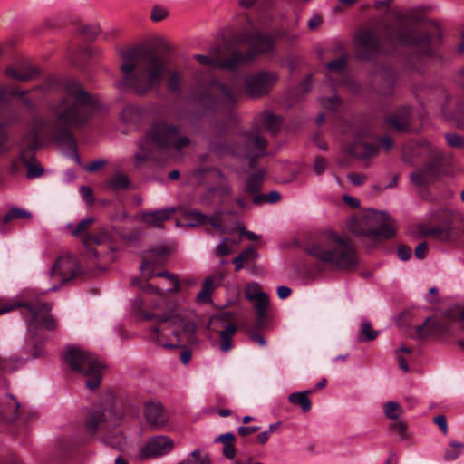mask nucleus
Returning <instances> with one entry per match:
<instances>
[{"instance_id":"nucleus-1","label":"nucleus","mask_w":464,"mask_h":464,"mask_svg":"<svg viewBox=\"0 0 464 464\" xmlns=\"http://www.w3.org/2000/svg\"><path fill=\"white\" fill-rule=\"evenodd\" d=\"M60 89L63 97L58 104L51 107L54 120L33 119L28 132L21 140L19 154L12 163L13 172L19 171L24 165L28 168V179L42 176L44 170L35 160L34 151L50 140L72 145L71 128L83 125L101 108L100 101L85 92L74 79L63 81Z\"/></svg>"},{"instance_id":"nucleus-2","label":"nucleus","mask_w":464,"mask_h":464,"mask_svg":"<svg viewBox=\"0 0 464 464\" xmlns=\"http://www.w3.org/2000/svg\"><path fill=\"white\" fill-rule=\"evenodd\" d=\"M121 57L120 87L129 88L139 95L160 87L167 71V62L162 56L143 47H133L124 51Z\"/></svg>"},{"instance_id":"nucleus-3","label":"nucleus","mask_w":464,"mask_h":464,"mask_svg":"<svg viewBox=\"0 0 464 464\" xmlns=\"http://www.w3.org/2000/svg\"><path fill=\"white\" fill-rule=\"evenodd\" d=\"M145 320H151L156 315L140 312ZM159 325L151 328L152 340L163 348L172 349L188 341L194 332L195 324L187 311L164 313L157 315Z\"/></svg>"},{"instance_id":"nucleus-4","label":"nucleus","mask_w":464,"mask_h":464,"mask_svg":"<svg viewBox=\"0 0 464 464\" xmlns=\"http://www.w3.org/2000/svg\"><path fill=\"white\" fill-rule=\"evenodd\" d=\"M190 143L188 137L180 134V129L162 120L151 124L146 135L138 141L137 161L143 162L153 156L155 150L180 151Z\"/></svg>"},{"instance_id":"nucleus-5","label":"nucleus","mask_w":464,"mask_h":464,"mask_svg":"<svg viewBox=\"0 0 464 464\" xmlns=\"http://www.w3.org/2000/svg\"><path fill=\"white\" fill-rule=\"evenodd\" d=\"M305 250L310 256L335 268L349 270L358 264L352 244L334 232L309 243Z\"/></svg>"},{"instance_id":"nucleus-6","label":"nucleus","mask_w":464,"mask_h":464,"mask_svg":"<svg viewBox=\"0 0 464 464\" xmlns=\"http://www.w3.org/2000/svg\"><path fill=\"white\" fill-rule=\"evenodd\" d=\"M22 308V315L27 323L28 332L33 335L37 334L39 328L53 331L57 327L56 320L50 314L52 304L39 300H33L24 304L9 301L0 303V314L8 313L15 308ZM13 362L10 360L0 357V372H12Z\"/></svg>"},{"instance_id":"nucleus-7","label":"nucleus","mask_w":464,"mask_h":464,"mask_svg":"<svg viewBox=\"0 0 464 464\" xmlns=\"http://www.w3.org/2000/svg\"><path fill=\"white\" fill-rule=\"evenodd\" d=\"M65 360L72 371L87 378L85 384L90 390L100 385L103 364L96 355L80 348H68Z\"/></svg>"},{"instance_id":"nucleus-8","label":"nucleus","mask_w":464,"mask_h":464,"mask_svg":"<svg viewBox=\"0 0 464 464\" xmlns=\"http://www.w3.org/2000/svg\"><path fill=\"white\" fill-rule=\"evenodd\" d=\"M169 256V251L166 246H157L148 252L147 256L142 262L140 269L141 274L145 278L149 279L154 276H162L167 278L172 285V287L167 288L166 292L176 293L180 291V282L176 275L166 271L158 274L153 272V266L163 265L167 261Z\"/></svg>"},{"instance_id":"nucleus-9","label":"nucleus","mask_w":464,"mask_h":464,"mask_svg":"<svg viewBox=\"0 0 464 464\" xmlns=\"http://www.w3.org/2000/svg\"><path fill=\"white\" fill-rule=\"evenodd\" d=\"M366 130H355L353 140L348 146V152L360 160H367L377 156L379 148L389 150L393 147V140L389 136L382 137L379 141V146L365 141Z\"/></svg>"},{"instance_id":"nucleus-10","label":"nucleus","mask_w":464,"mask_h":464,"mask_svg":"<svg viewBox=\"0 0 464 464\" xmlns=\"http://www.w3.org/2000/svg\"><path fill=\"white\" fill-rule=\"evenodd\" d=\"M250 43L247 53L234 52L223 66L229 70L237 69L249 63L258 53H267L273 50V41L270 37L256 34L246 39Z\"/></svg>"},{"instance_id":"nucleus-11","label":"nucleus","mask_w":464,"mask_h":464,"mask_svg":"<svg viewBox=\"0 0 464 464\" xmlns=\"http://www.w3.org/2000/svg\"><path fill=\"white\" fill-rule=\"evenodd\" d=\"M240 140L243 143L242 146L228 148L232 154L242 156L247 159L250 163L266 154L267 142L258 130L244 133L240 137Z\"/></svg>"},{"instance_id":"nucleus-12","label":"nucleus","mask_w":464,"mask_h":464,"mask_svg":"<svg viewBox=\"0 0 464 464\" xmlns=\"http://www.w3.org/2000/svg\"><path fill=\"white\" fill-rule=\"evenodd\" d=\"M276 72L257 71L245 78V92L251 98H259L270 92L277 82Z\"/></svg>"},{"instance_id":"nucleus-13","label":"nucleus","mask_w":464,"mask_h":464,"mask_svg":"<svg viewBox=\"0 0 464 464\" xmlns=\"http://www.w3.org/2000/svg\"><path fill=\"white\" fill-rule=\"evenodd\" d=\"M119 423V417L110 407L95 411L88 416L85 420V429L92 436L98 432L107 431Z\"/></svg>"},{"instance_id":"nucleus-14","label":"nucleus","mask_w":464,"mask_h":464,"mask_svg":"<svg viewBox=\"0 0 464 464\" xmlns=\"http://www.w3.org/2000/svg\"><path fill=\"white\" fill-rule=\"evenodd\" d=\"M79 273L80 267L76 258L72 256H62L53 265L50 276H57L61 283H65L74 278Z\"/></svg>"},{"instance_id":"nucleus-15","label":"nucleus","mask_w":464,"mask_h":464,"mask_svg":"<svg viewBox=\"0 0 464 464\" xmlns=\"http://www.w3.org/2000/svg\"><path fill=\"white\" fill-rule=\"evenodd\" d=\"M173 449V441L167 436L152 437L138 454L140 460H146L160 457L170 452Z\"/></svg>"},{"instance_id":"nucleus-16","label":"nucleus","mask_w":464,"mask_h":464,"mask_svg":"<svg viewBox=\"0 0 464 464\" xmlns=\"http://www.w3.org/2000/svg\"><path fill=\"white\" fill-rule=\"evenodd\" d=\"M357 54L362 59H371L380 49L378 39L374 33L368 29L360 30L355 35Z\"/></svg>"},{"instance_id":"nucleus-17","label":"nucleus","mask_w":464,"mask_h":464,"mask_svg":"<svg viewBox=\"0 0 464 464\" xmlns=\"http://www.w3.org/2000/svg\"><path fill=\"white\" fill-rule=\"evenodd\" d=\"M450 324L439 319L437 315L427 317L422 324L416 327V334L420 338L442 337L450 334Z\"/></svg>"},{"instance_id":"nucleus-18","label":"nucleus","mask_w":464,"mask_h":464,"mask_svg":"<svg viewBox=\"0 0 464 464\" xmlns=\"http://www.w3.org/2000/svg\"><path fill=\"white\" fill-rule=\"evenodd\" d=\"M246 298L253 303L255 310L257 314L256 322L262 324L266 317V313L269 305L268 295L261 290L258 283H252L246 287Z\"/></svg>"},{"instance_id":"nucleus-19","label":"nucleus","mask_w":464,"mask_h":464,"mask_svg":"<svg viewBox=\"0 0 464 464\" xmlns=\"http://www.w3.org/2000/svg\"><path fill=\"white\" fill-rule=\"evenodd\" d=\"M367 218L369 225H371L369 231L373 237L390 238L394 236L393 220L388 214L374 212Z\"/></svg>"},{"instance_id":"nucleus-20","label":"nucleus","mask_w":464,"mask_h":464,"mask_svg":"<svg viewBox=\"0 0 464 464\" xmlns=\"http://www.w3.org/2000/svg\"><path fill=\"white\" fill-rule=\"evenodd\" d=\"M434 153V147L427 140L409 141L402 148L403 160L408 163H411L417 158L426 160L433 156Z\"/></svg>"},{"instance_id":"nucleus-21","label":"nucleus","mask_w":464,"mask_h":464,"mask_svg":"<svg viewBox=\"0 0 464 464\" xmlns=\"http://www.w3.org/2000/svg\"><path fill=\"white\" fill-rule=\"evenodd\" d=\"M439 174V167L435 163H429L412 172L410 179L417 187H427L438 179Z\"/></svg>"},{"instance_id":"nucleus-22","label":"nucleus","mask_w":464,"mask_h":464,"mask_svg":"<svg viewBox=\"0 0 464 464\" xmlns=\"http://www.w3.org/2000/svg\"><path fill=\"white\" fill-rule=\"evenodd\" d=\"M176 211L177 208L169 207L152 211H141L139 217L140 219L148 226L160 228L162 227V224L169 220Z\"/></svg>"},{"instance_id":"nucleus-23","label":"nucleus","mask_w":464,"mask_h":464,"mask_svg":"<svg viewBox=\"0 0 464 464\" xmlns=\"http://www.w3.org/2000/svg\"><path fill=\"white\" fill-rule=\"evenodd\" d=\"M217 95L225 103L232 105L237 102V92L229 86L225 85L218 80L212 81L209 86V92L202 96V101L208 99L209 95Z\"/></svg>"},{"instance_id":"nucleus-24","label":"nucleus","mask_w":464,"mask_h":464,"mask_svg":"<svg viewBox=\"0 0 464 464\" xmlns=\"http://www.w3.org/2000/svg\"><path fill=\"white\" fill-rule=\"evenodd\" d=\"M144 414L147 422L155 429L163 427L168 421V414L160 402L145 404Z\"/></svg>"},{"instance_id":"nucleus-25","label":"nucleus","mask_w":464,"mask_h":464,"mask_svg":"<svg viewBox=\"0 0 464 464\" xmlns=\"http://www.w3.org/2000/svg\"><path fill=\"white\" fill-rule=\"evenodd\" d=\"M223 272H217L216 274L208 276L202 285L201 291L197 295V300L199 303H207L210 300V295L216 287L221 285L224 279Z\"/></svg>"},{"instance_id":"nucleus-26","label":"nucleus","mask_w":464,"mask_h":464,"mask_svg":"<svg viewBox=\"0 0 464 464\" xmlns=\"http://www.w3.org/2000/svg\"><path fill=\"white\" fill-rule=\"evenodd\" d=\"M411 111L409 107H401L386 118L389 126L399 131H408Z\"/></svg>"},{"instance_id":"nucleus-27","label":"nucleus","mask_w":464,"mask_h":464,"mask_svg":"<svg viewBox=\"0 0 464 464\" xmlns=\"http://www.w3.org/2000/svg\"><path fill=\"white\" fill-rule=\"evenodd\" d=\"M20 404L11 394H6L3 403L0 405V418L7 422L14 421L18 416Z\"/></svg>"},{"instance_id":"nucleus-28","label":"nucleus","mask_w":464,"mask_h":464,"mask_svg":"<svg viewBox=\"0 0 464 464\" xmlns=\"http://www.w3.org/2000/svg\"><path fill=\"white\" fill-rule=\"evenodd\" d=\"M6 74L14 80L27 82L34 79L39 72L36 68L23 64L7 68Z\"/></svg>"},{"instance_id":"nucleus-29","label":"nucleus","mask_w":464,"mask_h":464,"mask_svg":"<svg viewBox=\"0 0 464 464\" xmlns=\"http://www.w3.org/2000/svg\"><path fill=\"white\" fill-rule=\"evenodd\" d=\"M84 246L90 248V251L96 256L100 257L103 256L102 250L100 249L102 246H107L111 248L109 242V237L107 234H102L100 236H85L82 238Z\"/></svg>"},{"instance_id":"nucleus-30","label":"nucleus","mask_w":464,"mask_h":464,"mask_svg":"<svg viewBox=\"0 0 464 464\" xmlns=\"http://www.w3.org/2000/svg\"><path fill=\"white\" fill-rule=\"evenodd\" d=\"M258 124L272 134L276 133L281 125V118L270 111H264L257 118Z\"/></svg>"},{"instance_id":"nucleus-31","label":"nucleus","mask_w":464,"mask_h":464,"mask_svg":"<svg viewBox=\"0 0 464 464\" xmlns=\"http://www.w3.org/2000/svg\"><path fill=\"white\" fill-rule=\"evenodd\" d=\"M431 36L425 34L421 38L415 36L414 32L411 29H402L398 34V42L402 45H416L419 44H427L430 41Z\"/></svg>"},{"instance_id":"nucleus-32","label":"nucleus","mask_w":464,"mask_h":464,"mask_svg":"<svg viewBox=\"0 0 464 464\" xmlns=\"http://www.w3.org/2000/svg\"><path fill=\"white\" fill-rule=\"evenodd\" d=\"M235 435L231 432L224 433L215 439V442L223 444V456L228 459H233L236 456Z\"/></svg>"},{"instance_id":"nucleus-33","label":"nucleus","mask_w":464,"mask_h":464,"mask_svg":"<svg viewBox=\"0 0 464 464\" xmlns=\"http://www.w3.org/2000/svg\"><path fill=\"white\" fill-rule=\"evenodd\" d=\"M376 78L383 81L384 86L380 90V92L383 95L390 94L395 83L394 72L390 67L382 68L376 73Z\"/></svg>"},{"instance_id":"nucleus-34","label":"nucleus","mask_w":464,"mask_h":464,"mask_svg":"<svg viewBox=\"0 0 464 464\" xmlns=\"http://www.w3.org/2000/svg\"><path fill=\"white\" fill-rule=\"evenodd\" d=\"M237 329V327L235 324H229L220 332V350L223 353H227L232 349V338Z\"/></svg>"},{"instance_id":"nucleus-35","label":"nucleus","mask_w":464,"mask_h":464,"mask_svg":"<svg viewBox=\"0 0 464 464\" xmlns=\"http://www.w3.org/2000/svg\"><path fill=\"white\" fill-rule=\"evenodd\" d=\"M420 232L424 236H431L440 241H447L450 238V226L444 227H421Z\"/></svg>"},{"instance_id":"nucleus-36","label":"nucleus","mask_w":464,"mask_h":464,"mask_svg":"<svg viewBox=\"0 0 464 464\" xmlns=\"http://www.w3.org/2000/svg\"><path fill=\"white\" fill-rule=\"evenodd\" d=\"M258 254L253 247L245 249L232 260V262L235 264V270H241L244 267V265L254 262Z\"/></svg>"},{"instance_id":"nucleus-37","label":"nucleus","mask_w":464,"mask_h":464,"mask_svg":"<svg viewBox=\"0 0 464 464\" xmlns=\"http://www.w3.org/2000/svg\"><path fill=\"white\" fill-rule=\"evenodd\" d=\"M310 393H312V391L294 392L289 395L288 401L292 404L299 405L304 412H308L312 407L311 401L308 398Z\"/></svg>"},{"instance_id":"nucleus-38","label":"nucleus","mask_w":464,"mask_h":464,"mask_svg":"<svg viewBox=\"0 0 464 464\" xmlns=\"http://www.w3.org/2000/svg\"><path fill=\"white\" fill-rule=\"evenodd\" d=\"M264 177L265 173L261 170H258L250 175L246 180L245 191L250 194L257 193L263 184Z\"/></svg>"},{"instance_id":"nucleus-39","label":"nucleus","mask_w":464,"mask_h":464,"mask_svg":"<svg viewBox=\"0 0 464 464\" xmlns=\"http://www.w3.org/2000/svg\"><path fill=\"white\" fill-rule=\"evenodd\" d=\"M464 450V443L451 440L449 442L448 447L444 452V459L446 461H452L457 459Z\"/></svg>"},{"instance_id":"nucleus-40","label":"nucleus","mask_w":464,"mask_h":464,"mask_svg":"<svg viewBox=\"0 0 464 464\" xmlns=\"http://www.w3.org/2000/svg\"><path fill=\"white\" fill-rule=\"evenodd\" d=\"M140 287L142 288V290H143V292L145 294H149V295L155 294L156 295L157 300L150 301L151 302V305L153 307L161 308V307L164 306L165 297H164V291L163 290H160L158 287H155V286H153L150 284L142 285H140Z\"/></svg>"},{"instance_id":"nucleus-41","label":"nucleus","mask_w":464,"mask_h":464,"mask_svg":"<svg viewBox=\"0 0 464 464\" xmlns=\"http://www.w3.org/2000/svg\"><path fill=\"white\" fill-rule=\"evenodd\" d=\"M179 464H211L210 456L208 453H202L199 450H193L186 459Z\"/></svg>"},{"instance_id":"nucleus-42","label":"nucleus","mask_w":464,"mask_h":464,"mask_svg":"<svg viewBox=\"0 0 464 464\" xmlns=\"http://www.w3.org/2000/svg\"><path fill=\"white\" fill-rule=\"evenodd\" d=\"M130 181L129 178L121 173L117 172L108 180V186L113 190L126 189L130 187Z\"/></svg>"},{"instance_id":"nucleus-43","label":"nucleus","mask_w":464,"mask_h":464,"mask_svg":"<svg viewBox=\"0 0 464 464\" xmlns=\"http://www.w3.org/2000/svg\"><path fill=\"white\" fill-rule=\"evenodd\" d=\"M29 91H19L15 88H10L8 90H0V103L4 101L5 93H9L11 95L18 96L21 98L22 102L29 109L34 107V102L31 99L25 96V94Z\"/></svg>"},{"instance_id":"nucleus-44","label":"nucleus","mask_w":464,"mask_h":464,"mask_svg":"<svg viewBox=\"0 0 464 464\" xmlns=\"http://www.w3.org/2000/svg\"><path fill=\"white\" fill-rule=\"evenodd\" d=\"M184 218L188 222L189 226L195 227L206 224L208 216L198 210L193 209L186 211Z\"/></svg>"},{"instance_id":"nucleus-45","label":"nucleus","mask_w":464,"mask_h":464,"mask_svg":"<svg viewBox=\"0 0 464 464\" xmlns=\"http://www.w3.org/2000/svg\"><path fill=\"white\" fill-rule=\"evenodd\" d=\"M442 315L449 321H459L464 323V308L460 305H452L442 312Z\"/></svg>"},{"instance_id":"nucleus-46","label":"nucleus","mask_w":464,"mask_h":464,"mask_svg":"<svg viewBox=\"0 0 464 464\" xmlns=\"http://www.w3.org/2000/svg\"><path fill=\"white\" fill-rule=\"evenodd\" d=\"M383 411L388 419L397 420L402 414L403 410L398 402L388 401L383 405Z\"/></svg>"},{"instance_id":"nucleus-47","label":"nucleus","mask_w":464,"mask_h":464,"mask_svg":"<svg viewBox=\"0 0 464 464\" xmlns=\"http://www.w3.org/2000/svg\"><path fill=\"white\" fill-rule=\"evenodd\" d=\"M93 222L94 219L92 218H87L80 221L76 226L69 224L68 228L73 237H78L85 232L93 224Z\"/></svg>"},{"instance_id":"nucleus-48","label":"nucleus","mask_w":464,"mask_h":464,"mask_svg":"<svg viewBox=\"0 0 464 464\" xmlns=\"http://www.w3.org/2000/svg\"><path fill=\"white\" fill-rule=\"evenodd\" d=\"M237 245V242L231 240L229 238H223L216 249L217 256H223L229 255L233 252L234 246Z\"/></svg>"},{"instance_id":"nucleus-49","label":"nucleus","mask_w":464,"mask_h":464,"mask_svg":"<svg viewBox=\"0 0 464 464\" xmlns=\"http://www.w3.org/2000/svg\"><path fill=\"white\" fill-rule=\"evenodd\" d=\"M379 334L378 331H375L372 328L370 322L363 321L362 323V330H361V341L369 342L374 340Z\"/></svg>"},{"instance_id":"nucleus-50","label":"nucleus","mask_w":464,"mask_h":464,"mask_svg":"<svg viewBox=\"0 0 464 464\" xmlns=\"http://www.w3.org/2000/svg\"><path fill=\"white\" fill-rule=\"evenodd\" d=\"M30 218H31L30 212L21 209V208H14L4 216L3 222L5 224H6L13 219Z\"/></svg>"},{"instance_id":"nucleus-51","label":"nucleus","mask_w":464,"mask_h":464,"mask_svg":"<svg viewBox=\"0 0 464 464\" xmlns=\"http://www.w3.org/2000/svg\"><path fill=\"white\" fill-rule=\"evenodd\" d=\"M194 57L202 65L210 66V67L219 66L221 68L227 69L226 67L223 66V63L225 61H227V59L218 60L217 58H211L209 56L203 55V54H196ZM229 58H227V60Z\"/></svg>"},{"instance_id":"nucleus-52","label":"nucleus","mask_w":464,"mask_h":464,"mask_svg":"<svg viewBox=\"0 0 464 464\" xmlns=\"http://www.w3.org/2000/svg\"><path fill=\"white\" fill-rule=\"evenodd\" d=\"M445 139L448 144L452 148L460 149L464 147V137L458 133H446Z\"/></svg>"},{"instance_id":"nucleus-53","label":"nucleus","mask_w":464,"mask_h":464,"mask_svg":"<svg viewBox=\"0 0 464 464\" xmlns=\"http://www.w3.org/2000/svg\"><path fill=\"white\" fill-rule=\"evenodd\" d=\"M279 199H280V194L277 191L274 190L266 195L256 196L253 198V203L258 205L261 202H263L264 200H266L269 203H276L277 201H279Z\"/></svg>"},{"instance_id":"nucleus-54","label":"nucleus","mask_w":464,"mask_h":464,"mask_svg":"<svg viewBox=\"0 0 464 464\" xmlns=\"http://www.w3.org/2000/svg\"><path fill=\"white\" fill-rule=\"evenodd\" d=\"M320 103L326 110L335 111L340 106L341 102H340V99H339L338 96L334 95V96H332L330 98L321 97L320 98Z\"/></svg>"},{"instance_id":"nucleus-55","label":"nucleus","mask_w":464,"mask_h":464,"mask_svg":"<svg viewBox=\"0 0 464 464\" xmlns=\"http://www.w3.org/2000/svg\"><path fill=\"white\" fill-rule=\"evenodd\" d=\"M390 430L395 432L401 440H406L407 436V425L401 420H396L390 425Z\"/></svg>"},{"instance_id":"nucleus-56","label":"nucleus","mask_w":464,"mask_h":464,"mask_svg":"<svg viewBox=\"0 0 464 464\" xmlns=\"http://www.w3.org/2000/svg\"><path fill=\"white\" fill-rule=\"evenodd\" d=\"M101 32V29L98 24H90L83 25L81 27V33L84 35L86 39L92 40L94 39Z\"/></svg>"},{"instance_id":"nucleus-57","label":"nucleus","mask_w":464,"mask_h":464,"mask_svg":"<svg viewBox=\"0 0 464 464\" xmlns=\"http://www.w3.org/2000/svg\"><path fill=\"white\" fill-rule=\"evenodd\" d=\"M347 59L346 56H341L338 59L331 61L327 63L326 67L334 72H342L346 66Z\"/></svg>"},{"instance_id":"nucleus-58","label":"nucleus","mask_w":464,"mask_h":464,"mask_svg":"<svg viewBox=\"0 0 464 464\" xmlns=\"http://www.w3.org/2000/svg\"><path fill=\"white\" fill-rule=\"evenodd\" d=\"M180 82V75L179 72H175L169 75L168 80V86L170 91L178 92L179 90Z\"/></svg>"},{"instance_id":"nucleus-59","label":"nucleus","mask_w":464,"mask_h":464,"mask_svg":"<svg viewBox=\"0 0 464 464\" xmlns=\"http://www.w3.org/2000/svg\"><path fill=\"white\" fill-rule=\"evenodd\" d=\"M10 150L8 145V134L4 130L3 124L0 123V154Z\"/></svg>"},{"instance_id":"nucleus-60","label":"nucleus","mask_w":464,"mask_h":464,"mask_svg":"<svg viewBox=\"0 0 464 464\" xmlns=\"http://www.w3.org/2000/svg\"><path fill=\"white\" fill-rule=\"evenodd\" d=\"M327 161L325 159L322 157H318L314 160V170L316 175H322L324 170L327 169Z\"/></svg>"},{"instance_id":"nucleus-61","label":"nucleus","mask_w":464,"mask_h":464,"mask_svg":"<svg viewBox=\"0 0 464 464\" xmlns=\"http://www.w3.org/2000/svg\"><path fill=\"white\" fill-rule=\"evenodd\" d=\"M168 14L166 9L160 6H155L151 11V19L155 22L163 20Z\"/></svg>"},{"instance_id":"nucleus-62","label":"nucleus","mask_w":464,"mask_h":464,"mask_svg":"<svg viewBox=\"0 0 464 464\" xmlns=\"http://www.w3.org/2000/svg\"><path fill=\"white\" fill-rule=\"evenodd\" d=\"M347 177L348 179L355 186H361L367 180L366 175L359 173H350Z\"/></svg>"},{"instance_id":"nucleus-63","label":"nucleus","mask_w":464,"mask_h":464,"mask_svg":"<svg viewBox=\"0 0 464 464\" xmlns=\"http://www.w3.org/2000/svg\"><path fill=\"white\" fill-rule=\"evenodd\" d=\"M433 421L436 425H438V427L440 428V430H441V432L444 435H446L448 433V424H447L446 417L444 415L436 416L433 419Z\"/></svg>"},{"instance_id":"nucleus-64","label":"nucleus","mask_w":464,"mask_h":464,"mask_svg":"<svg viewBox=\"0 0 464 464\" xmlns=\"http://www.w3.org/2000/svg\"><path fill=\"white\" fill-rule=\"evenodd\" d=\"M428 253V245L426 242L419 244L414 251L415 256L419 259H423Z\"/></svg>"}]
</instances>
